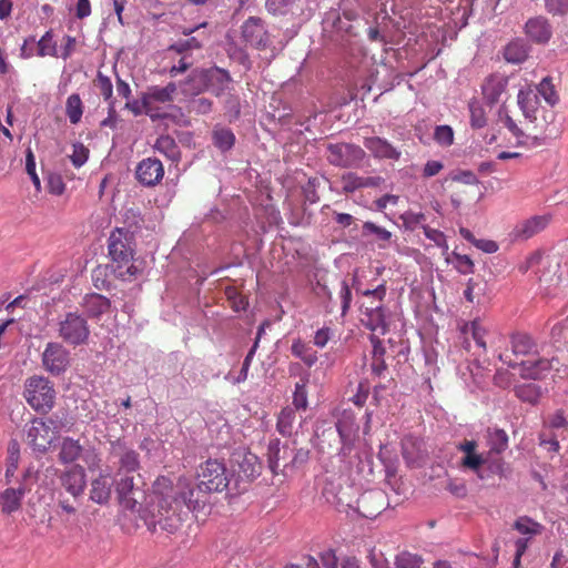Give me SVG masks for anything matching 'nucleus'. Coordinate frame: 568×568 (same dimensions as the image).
<instances>
[{
	"label": "nucleus",
	"instance_id": "nucleus-1",
	"mask_svg": "<svg viewBox=\"0 0 568 568\" xmlns=\"http://www.w3.org/2000/svg\"><path fill=\"white\" fill-rule=\"evenodd\" d=\"M108 255L111 271L121 281H132L139 268L134 265V234L125 227H115L108 239Z\"/></svg>",
	"mask_w": 568,
	"mask_h": 568
},
{
	"label": "nucleus",
	"instance_id": "nucleus-2",
	"mask_svg": "<svg viewBox=\"0 0 568 568\" xmlns=\"http://www.w3.org/2000/svg\"><path fill=\"white\" fill-rule=\"evenodd\" d=\"M199 484L196 488L186 485V490L180 491V498L187 508L195 507L200 503L195 493H216L224 490L229 485L225 465L216 459L203 463L197 471Z\"/></svg>",
	"mask_w": 568,
	"mask_h": 568
},
{
	"label": "nucleus",
	"instance_id": "nucleus-3",
	"mask_svg": "<svg viewBox=\"0 0 568 568\" xmlns=\"http://www.w3.org/2000/svg\"><path fill=\"white\" fill-rule=\"evenodd\" d=\"M230 81L229 72L223 69H195L182 83L183 93L197 95L205 90L212 89L215 95H220Z\"/></svg>",
	"mask_w": 568,
	"mask_h": 568
},
{
	"label": "nucleus",
	"instance_id": "nucleus-4",
	"mask_svg": "<svg viewBox=\"0 0 568 568\" xmlns=\"http://www.w3.org/2000/svg\"><path fill=\"white\" fill-rule=\"evenodd\" d=\"M23 397L37 413L48 414L54 407L57 392L51 381L34 375L27 378Z\"/></svg>",
	"mask_w": 568,
	"mask_h": 568
},
{
	"label": "nucleus",
	"instance_id": "nucleus-5",
	"mask_svg": "<svg viewBox=\"0 0 568 568\" xmlns=\"http://www.w3.org/2000/svg\"><path fill=\"white\" fill-rule=\"evenodd\" d=\"M176 84L169 82L165 87L153 85L141 95L143 111L153 121L169 116L166 109L171 108L176 93Z\"/></svg>",
	"mask_w": 568,
	"mask_h": 568
},
{
	"label": "nucleus",
	"instance_id": "nucleus-6",
	"mask_svg": "<svg viewBox=\"0 0 568 568\" xmlns=\"http://www.w3.org/2000/svg\"><path fill=\"white\" fill-rule=\"evenodd\" d=\"M61 430L59 422L52 418H33L27 430V443L37 453L45 454Z\"/></svg>",
	"mask_w": 568,
	"mask_h": 568
},
{
	"label": "nucleus",
	"instance_id": "nucleus-7",
	"mask_svg": "<svg viewBox=\"0 0 568 568\" xmlns=\"http://www.w3.org/2000/svg\"><path fill=\"white\" fill-rule=\"evenodd\" d=\"M484 455L476 453L475 442H464V467L473 469L481 479L488 478L491 474H500L504 468L501 458Z\"/></svg>",
	"mask_w": 568,
	"mask_h": 568
},
{
	"label": "nucleus",
	"instance_id": "nucleus-8",
	"mask_svg": "<svg viewBox=\"0 0 568 568\" xmlns=\"http://www.w3.org/2000/svg\"><path fill=\"white\" fill-rule=\"evenodd\" d=\"M365 156V151L359 145L353 143L338 142L326 145V160L329 164L337 168H358Z\"/></svg>",
	"mask_w": 568,
	"mask_h": 568
},
{
	"label": "nucleus",
	"instance_id": "nucleus-9",
	"mask_svg": "<svg viewBox=\"0 0 568 568\" xmlns=\"http://www.w3.org/2000/svg\"><path fill=\"white\" fill-rule=\"evenodd\" d=\"M59 337L69 345L87 344L90 328L87 320L78 313H67L58 323Z\"/></svg>",
	"mask_w": 568,
	"mask_h": 568
},
{
	"label": "nucleus",
	"instance_id": "nucleus-10",
	"mask_svg": "<svg viewBox=\"0 0 568 568\" xmlns=\"http://www.w3.org/2000/svg\"><path fill=\"white\" fill-rule=\"evenodd\" d=\"M145 483L139 473L122 474L116 481V491L120 501L128 509H134L135 505L144 498Z\"/></svg>",
	"mask_w": 568,
	"mask_h": 568
},
{
	"label": "nucleus",
	"instance_id": "nucleus-11",
	"mask_svg": "<svg viewBox=\"0 0 568 568\" xmlns=\"http://www.w3.org/2000/svg\"><path fill=\"white\" fill-rule=\"evenodd\" d=\"M110 455L118 458V476L138 473L140 468L139 454L122 438L110 443Z\"/></svg>",
	"mask_w": 568,
	"mask_h": 568
},
{
	"label": "nucleus",
	"instance_id": "nucleus-12",
	"mask_svg": "<svg viewBox=\"0 0 568 568\" xmlns=\"http://www.w3.org/2000/svg\"><path fill=\"white\" fill-rule=\"evenodd\" d=\"M42 365L52 375H61L70 365V353L60 343H48L42 353Z\"/></svg>",
	"mask_w": 568,
	"mask_h": 568
},
{
	"label": "nucleus",
	"instance_id": "nucleus-13",
	"mask_svg": "<svg viewBox=\"0 0 568 568\" xmlns=\"http://www.w3.org/2000/svg\"><path fill=\"white\" fill-rule=\"evenodd\" d=\"M402 456L408 467L420 468L428 462L429 453L422 438L407 435L402 439Z\"/></svg>",
	"mask_w": 568,
	"mask_h": 568
},
{
	"label": "nucleus",
	"instance_id": "nucleus-14",
	"mask_svg": "<svg viewBox=\"0 0 568 568\" xmlns=\"http://www.w3.org/2000/svg\"><path fill=\"white\" fill-rule=\"evenodd\" d=\"M242 38L251 47L257 50H266L272 41L261 18L250 17L242 24Z\"/></svg>",
	"mask_w": 568,
	"mask_h": 568
},
{
	"label": "nucleus",
	"instance_id": "nucleus-15",
	"mask_svg": "<svg viewBox=\"0 0 568 568\" xmlns=\"http://www.w3.org/2000/svg\"><path fill=\"white\" fill-rule=\"evenodd\" d=\"M355 504V511L365 518L374 519L386 508L387 498L384 491L372 489L356 498Z\"/></svg>",
	"mask_w": 568,
	"mask_h": 568
},
{
	"label": "nucleus",
	"instance_id": "nucleus-16",
	"mask_svg": "<svg viewBox=\"0 0 568 568\" xmlns=\"http://www.w3.org/2000/svg\"><path fill=\"white\" fill-rule=\"evenodd\" d=\"M499 358L507 363L513 368H518L520 371V375L524 378L537 379L546 376V373L552 367L554 359L549 361L547 358L540 357H529L527 359H523L521 362H511L508 361V355L500 354Z\"/></svg>",
	"mask_w": 568,
	"mask_h": 568
},
{
	"label": "nucleus",
	"instance_id": "nucleus-17",
	"mask_svg": "<svg viewBox=\"0 0 568 568\" xmlns=\"http://www.w3.org/2000/svg\"><path fill=\"white\" fill-rule=\"evenodd\" d=\"M59 479L61 486L74 498V500L83 495L87 487V476L82 466H71L61 473Z\"/></svg>",
	"mask_w": 568,
	"mask_h": 568
},
{
	"label": "nucleus",
	"instance_id": "nucleus-18",
	"mask_svg": "<svg viewBox=\"0 0 568 568\" xmlns=\"http://www.w3.org/2000/svg\"><path fill=\"white\" fill-rule=\"evenodd\" d=\"M135 176L144 186H155L164 176L163 164L156 158L143 159L136 165Z\"/></svg>",
	"mask_w": 568,
	"mask_h": 568
},
{
	"label": "nucleus",
	"instance_id": "nucleus-19",
	"mask_svg": "<svg viewBox=\"0 0 568 568\" xmlns=\"http://www.w3.org/2000/svg\"><path fill=\"white\" fill-rule=\"evenodd\" d=\"M514 526L519 534L527 536L526 538L518 539L515 544L516 554L514 564L518 565L520 557L527 549L529 539L535 535H539L541 532L542 527L540 524L531 520L528 517L518 518Z\"/></svg>",
	"mask_w": 568,
	"mask_h": 568
},
{
	"label": "nucleus",
	"instance_id": "nucleus-20",
	"mask_svg": "<svg viewBox=\"0 0 568 568\" xmlns=\"http://www.w3.org/2000/svg\"><path fill=\"white\" fill-rule=\"evenodd\" d=\"M237 464V476L242 480L253 481L262 473V463L258 457L251 452H242L235 454Z\"/></svg>",
	"mask_w": 568,
	"mask_h": 568
},
{
	"label": "nucleus",
	"instance_id": "nucleus-21",
	"mask_svg": "<svg viewBox=\"0 0 568 568\" xmlns=\"http://www.w3.org/2000/svg\"><path fill=\"white\" fill-rule=\"evenodd\" d=\"M363 144L376 159L397 161L400 158V152L386 139L368 136L364 139Z\"/></svg>",
	"mask_w": 568,
	"mask_h": 568
},
{
	"label": "nucleus",
	"instance_id": "nucleus-22",
	"mask_svg": "<svg viewBox=\"0 0 568 568\" xmlns=\"http://www.w3.org/2000/svg\"><path fill=\"white\" fill-rule=\"evenodd\" d=\"M508 80L505 75L493 74L485 80L481 85V91L488 104H495L503 100L506 95Z\"/></svg>",
	"mask_w": 568,
	"mask_h": 568
},
{
	"label": "nucleus",
	"instance_id": "nucleus-23",
	"mask_svg": "<svg viewBox=\"0 0 568 568\" xmlns=\"http://www.w3.org/2000/svg\"><path fill=\"white\" fill-rule=\"evenodd\" d=\"M517 103L523 115L534 122L537 119V112L540 106V100L537 91L532 87L523 88L517 95Z\"/></svg>",
	"mask_w": 568,
	"mask_h": 568
},
{
	"label": "nucleus",
	"instance_id": "nucleus-24",
	"mask_svg": "<svg viewBox=\"0 0 568 568\" xmlns=\"http://www.w3.org/2000/svg\"><path fill=\"white\" fill-rule=\"evenodd\" d=\"M336 429L342 442L341 453L346 456L353 447L357 426L351 414H344L336 423Z\"/></svg>",
	"mask_w": 568,
	"mask_h": 568
},
{
	"label": "nucleus",
	"instance_id": "nucleus-25",
	"mask_svg": "<svg viewBox=\"0 0 568 568\" xmlns=\"http://www.w3.org/2000/svg\"><path fill=\"white\" fill-rule=\"evenodd\" d=\"M29 489L23 484L18 488L8 487L0 493V508L4 515L18 511L22 506V499Z\"/></svg>",
	"mask_w": 568,
	"mask_h": 568
},
{
	"label": "nucleus",
	"instance_id": "nucleus-26",
	"mask_svg": "<svg viewBox=\"0 0 568 568\" xmlns=\"http://www.w3.org/2000/svg\"><path fill=\"white\" fill-rule=\"evenodd\" d=\"M548 220L545 216L536 215L519 222L511 232V237L516 241L528 240L541 232L547 226Z\"/></svg>",
	"mask_w": 568,
	"mask_h": 568
},
{
	"label": "nucleus",
	"instance_id": "nucleus-27",
	"mask_svg": "<svg viewBox=\"0 0 568 568\" xmlns=\"http://www.w3.org/2000/svg\"><path fill=\"white\" fill-rule=\"evenodd\" d=\"M382 181L381 176H359L356 173L347 172L342 175V189L344 193H354L364 187H377Z\"/></svg>",
	"mask_w": 568,
	"mask_h": 568
},
{
	"label": "nucleus",
	"instance_id": "nucleus-28",
	"mask_svg": "<svg viewBox=\"0 0 568 568\" xmlns=\"http://www.w3.org/2000/svg\"><path fill=\"white\" fill-rule=\"evenodd\" d=\"M526 34L535 42L545 43L551 37V28L542 17L531 18L525 26Z\"/></svg>",
	"mask_w": 568,
	"mask_h": 568
},
{
	"label": "nucleus",
	"instance_id": "nucleus-29",
	"mask_svg": "<svg viewBox=\"0 0 568 568\" xmlns=\"http://www.w3.org/2000/svg\"><path fill=\"white\" fill-rule=\"evenodd\" d=\"M486 287L487 283L481 276L471 277L464 290V297L471 304L484 305L488 300Z\"/></svg>",
	"mask_w": 568,
	"mask_h": 568
},
{
	"label": "nucleus",
	"instance_id": "nucleus-30",
	"mask_svg": "<svg viewBox=\"0 0 568 568\" xmlns=\"http://www.w3.org/2000/svg\"><path fill=\"white\" fill-rule=\"evenodd\" d=\"M487 446L489 452L484 456H490L493 458H499L503 452L508 447V435L504 429L500 428H488L486 435Z\"/></svg>",
	"mask_w": 568,
	"mask_h": 568
},
{
	"label": "nucleus",
	"instance_id": "nucleus-31",
	"mask_svg": "<svg viewBox=\"0 0 568 568\" xmlns=\"http://www.w3.org/2000/svg\"><path fill=\"white\" fill-rule=\"evenodd\" d=\"M112 481L109 474L93 479L90 488V499L97 504H106L111 496Z\"/></svg>",
	"mask_w": 568,
	"mask_h": 568
},
{
	"label": "nucleus",
	"instance_id": "nucleus-32",
	"mask_svg": "<svg viewBox=\"0 0 568 568\" xmlns=\"http://www.w3.org/2000/svg\"><path fill=\"white\" fill-rule=\"evenodd\" d=\"M549 264V257L544 256L539 251H537L531 253L523 263H520L519 272L523 274L532 272L538 276L539 281H542L544 276L547 275V272L545 270H540V266L545 267Z\"/></svg>",
	"mask_w": 568,
	"mask_h": 568
},
{
	"label": "nucleus",
	"instance_id": "nucleus-33",
	"mask_svg": "<svg viewBox=\"0 0 568 568\" xmlns=\"http://www.w3.org/2000/svg\"><path fill=\"white\" fill-rule=\"evenodd\" d=\"M504 109L499 110L500 121L516 138V145L535 146L540 144L538 138H530L526 135L507 113L504 114Z\"/></svg>",
	"mask_w": 568,
	"mask_h": 568
},
{
	"label": "nucleus",
	"instance_id": "nucleus-34",
	"mask_svg": "<svg viewBox=\"0 0 568 568\" xmlns=\"http://www.w3.org/2000/svg\"><path fill=\"white\" fill-rule=\"evenodd\" d=\"M110 306V301L100 294H90L83 300V307L91 317H99L109 312Z\"/></svg>",
	"mask_w": 568,
	"mask_h": 568
},
{
	"label": "nucleus",
	"instance_id": "nucleus-35",
	"mask_svg": "<svg viewBox=\"0 0 568 568\" xmlns=\"http://www.w3.org/2000/svg\"><path fill=\"white\" fill-rule=\"evenodd\" d=\"M363 323L367 328L373 332H381L382 334L386 331L385 314L381 305L367 307L365 312Z\"/></svg>",
	"mask_w": 568,
	"mask_h": 568
},
{
	"label": "nucleus",
	"instance_id": "nucleus-36",
	"mask_svg": "<svg viewBox=\"0 0 568 568\" xmlns=\"http://www.w3.org/2000/svg\"><path fill=\"white\" fill-rule=\"evenodd\" d=\"M291 352L308 367H312L318 359L316 351L300 338L293 341Z\"/></svg>",
	"mask_w": 568,
	"mask_h": 568
},
{
	"label": "nucleus",
	"instance_id": "nucleus-37",
	"mask_svg": "<svg viewBox=\"0 0 568 568\" xmlns=\"http://www.w3.org/2000/svg\"><path fill=\"white\" fill-rule=\"evenodd\" d=\"M511 349L515 356H535L536 344L530 336L525 334H516L511 337Z\"/></svg>",
	"mask_w": 568,
	"mask_h": 568
},
{
	"label": "nucleus",
	"instance_id": "nucleus-38",
	"mask_svg": "<svg viewBox=\"0 0 568 568\" xmlns=\"http://www.w3.org/2000/svg\"><path fill=\"white\" fill-rule=\"evenodd\" d=\"M154 150L171 161H179L180 159L179 145L170 135H160L155 141Z\"/></svg>",
	"mask_w": 568,
	"mask_h": 568
},
{
	"label": "nucleus",
	"instance_id": "nucleus-39",
	"mask_svg": "<svg viewBox=\"0 0 568 568\" xmlns=\"http://www.w3.org/2000/svg\"><path fill=\"white\" fill-rule=\"evenodd\" d=\"M471 334L473 339L475 341L476 347L478 349L476 355L486 353V342L485 335L487 333L486 328L480 324L478 320H475L470 323V325L464 323V335Z\"/></svg>",
	"mask_w": 568,
	"mask_h": 568
},
{
	"label": "nucleus",
	"instance_id": "nucleus-40",
	"mask_svg": "<svg viewBox=\"0 0 568 568\" xmlns=\"http://www.w3.org/2000/svg\"><path fill=\"white\" fill-rule=\"evenodd\" d=\"M507 62L521 63L528 57V47L523 40H515L507 44L504 51Z\"/></svg>",
	"mask_w": 568,
	"mask_h": 568
},
{
	"label": "nucleus",
	"instance_id": "nucleus-41",
	"mask_svg": "<svg viewBox=\"0 0 568 568\" xmlns=\"http://www.w3.org/2000/svg\"><path fill=\"white\" fill-rule=\"evenodd\" d=\"M82 452V447L78 440L67 437L62 440L61 449L59 453V460L62 464H70L75 462Z\"/></svg>",
	"mask_w": 568,
	"mask_h": 568
},
{
	"label": "nucleus",
	"instance_id": "nucleus-42",
	"mask_svg": "<svg viewBox=\"0 0 568 568\" xmlns=\"http://www.w3.org/2000/svg\"><path fill=\"white\" fill-rule=\"evenodd\" d=\"M295 408L291 406L284 407L277 417V430L283 436H291L293 434L294 424L296 419Z\"/></svg>",
	"mask_w": 568,
	"mask_h": 568
},
{
	"label": "nucleus",
	"instance_id": "nucleus-43",
	"mask_svg": "<svg viewBox=\"0 0 568 568\" xmlns=\"http://www.w3.org/2000/svg\"><path fill=\"white\" fill-rule=\"evenodd\" d=\"M515 394L521 402L534 405L541 396V388L535 383H525L516 386Z\"/></svg>",
	"mask_w": 568,
	"mask_h": 568
},
{
	"label": "nucleus",
	"instance_id": "nucleus-44",
	"mask_svg": "<svg viewBox=\"0 0 568 568\" xmlns=\"http://www.w3.org/2000/svg\"><path fill=\"white\" fill-rule=\"evenodd\" d=\"M353 491V487L348 486L346 488H339L338 491L334 495L332 503L337 507L339 511L347 513L348 509H354L356 507L354 496L351 494Z\"/></svg>",
	"mask_w": 568,
	"mask_h": 568
},
{
	"label": "nucleus",
	"instance_id": "nucleus-45",
	"mask_svg": "<svg viewBox=\"0 0 568 568\" xmlns=\"http://www.w3.org/2000/svg\"><path fill=\"white\" fill-rule=\"evenodd\" d=\"M469 123L473 129L479 130L487 125L486 110L479 101L469 102Z\"/></svg>",
	"mask_w": 568,
	"mask_h": 568
},
{
	"label": "nucleus",
	"instance_id": "nucleus-46",
	"mask_svg": "<svg viewBox=\"0 0 568 568\" xmlns=\"http://www.w3.org/2000/svg\"><path fill=\"white\" fill-rule=\"evenodd\" d=\"M534 89L537 91L538 97H541L551 106L559 101L555 85L548 77L544 78Z\"/></svg>",
	"mask_w": 568,
	"mask_h": 568
},
{
	"label": "nucleus",
	"instance_id": "nucleus-47",
	"mask_svg": "<svg viewBox=\"0 0 568 568\" xmlns=\"http://www.w3.org/2000/svg\"><path fill=\"white\" fill-rule=\"evenodd\" d=\"M65 113L72 124L81 121L83 114V104L79 94L73 93L68 97L65 103Z\"/></svg>",
	"mask_w": 568,
	"mask_h": 568
},
{
	"label": "nucleus",
	"instance_id": "nucleus-48",
	"mask_svg": "<svg viewBox=\"0 0 568 568\" xmlns=\"http://www.w3.org/2000/svg\"><path fill=\"white\" fill-rule=\"evenodd\" d=\"M235 142V135L231 129L216 128L213 131V143L221 151L230 150Z\"/></svg>",
	"mask_w": 568,
	"mask_h": 568
},
{
	"label": "nucleus",
	"instance_id": "nucleus-49",
	"mask_svg": "<svg viewBox=\"0 0 568 568\" xmlns=\"http://www.w3.org/2000/svg\"><path fill=\"white\" fill-rule=\"evenodd\" d=\"M464 240L468 241L473 246L484 253H495L498 250L496 242L486 239H476L469 231L464 229Z\"/></svg>",
	"mask_w": 568,
	"mask_h": 568
},
{
	"label": "nucleus",
	"instance_id": "nucleus-50",
	"mask_svg": "<svg viewBox=\"0 0 568 568\" xmlns=\"http://www.w3.org/2000/svg\"><path fill=\"white\" fill-rule=\"evenodd\" d=\"M93 85L98 89L99 93L105 101L111 103L113 100V85L109 77L102 72H98L97 78L93 80Z\"/></svg>",
	"mask_w": 568,
	"mask_h": 568
},
{
	"label": "nucleus",
	"instance_id": "nucleus-51",
	"mask_svg": "<svg viewBox=\"0 0 568 568\" xmlns=\"http://www.w3.org/2000/svg\"><path fill=\"white\" fill-rule=\"evenodd\" d=\"M38 54L40 57H57V44L53 41L52 31H47L38 42Z\"/></svg>",
	"mask_w": 568,
	"mask_h": 568
},
{
	"label": "nucleus",
	"instance_id": "nucleus-52",
	"mask_svg": "<svg viewBox=\"0 0 568 568\" xmlns=\"http://www.w3.org/2000/svg\"><path fill=\"white\" fill-rule=\"evenodd\" d=\"M306 383L307 381H302L295 384V390L293 394V408L297 410H306L308 407Z\"/></svg>",
	"mask_w": 568,
	"mask_h": 568
},
{
	"label": "nucleus",
	"instance_id": "nucleus-53",
	"mask_svg": "<svg viewBox=\"0 0 568 568\" xmlns=\"http://www.w3.org/2000/svg\"><path fill=\"white\" fill-rule=\"evenodd\" d=\"M423 560L418 555L402 551L395 558V566L397 568H419Z\"/></svg>",
	"mask_w": 568,
	"mask_h": 568
},
{
	"label": "nucleus",
	"instance_id": "nucleus-54",
	"mask_svg": "<svg viewBox=\"0 0 568 568\" xmlns=\"http://www.w3.org/2000/svg\"><path fill=\"white\" fill-rule=\"evenodd\" d=\"M280 452H281L280 440L278 439L271 440L267 446V463H268V468L271 469L273 475L278 474Z\"/></svg>",
	"mask_w": 568,
	"mask_h": 568
},
{
	"label": "nucleus",
	"instance_id": "nucleus-55",
	"mask_svg": "<svg viewBox=\"0 0 568 568\" xmlns=\"http://www.w3.org/2000/svg\"><path fill=\"white\" fill-rule=\"evenodd\" d=\"M464 186L474 190V203H477L485 194V186L478 182L474 173L464 171Z\"/></svg>",
	"mask_w": 568,
	"mask_h": 568
},
{
	"label": "nucleus",
	"instance_id": "nucleus-56",
	"mask_svg": "<svg viewBox=\"0 0 568 568\" xmlns=\"http://www.w3.org/2000/svg\"><path fill=\"white\" fill-rule=\"evenodd\" d=\"M434 140L442 146H449L454 142V131L449 125H437L434 131Z\"/></svg>",
	"mask_w": 568,
	"mask_h": 568
},
{
	"label": "nucleus",
	"instance_id": "nucleus-57",
	"mask_svg": "<svg viewBox=\"0 0 568 568\" xmlns=\"http://www.w3.org/2000/svg\"><path fill=\"white\" fill-rule=\"evenodd\" d=\"M212 101L207 98H195L190 101L189 111L196 114H206L212 111Z\"/></svg>",
	"mask_w": 568,
	"mask_h": 568
},
{
	"label": "nucleus",
	"instance_id": "nucleus-58",
	"mask_svg": "<svg viewBox=\"0 0 568 568\" xmlns=\"http://www.w3.org/2000/svg\"><path fill=\"white\" fill-rule=\"evenodd\" d=\"M89 158V150L82 143L73 144V152L70 155L71 162L75 168H81Z\"/></svg>",
	"mask_w": 568,
	"mask_h": 568
},
{
	"label": "nucleus",
	"instance_id": "nucleus-59",
	"mask_svg": "<svg viewBox=\"0 0 568 568\" xmlns=\"http://www.w3.org/2000/svg\"><path fill=\"white\" fill-rule=\"evenodd\" d=\"M201 47L202 44L196 38H190L187 40L171 44L168 48V51H174L178 54H183L189 50L200 49Z\"/></svg>",
	"mask_w": 568,
	"mask_h": 568
},
{
	"label": "nucleus",
	"instance_id": "nucleus-60",
	"mask_svg": "<svg viewBox=\"0 0 568 568\" xmlns=\"http://www.w3.org/2000/svg\"><path fill=\"white\" fill-rule=\"evenodd\" d=\"M363 230L374 234L376 239L382 242H388L392 237V233L389 231L369 221L363 224Z\"/></svg>",
	"mask_w": 568,
	"mask_h": 568
},
{
	"label": "nucleus",
	"instance_id": "nucleus-61",
	"mask_svg": "<svg viewBox=\"0 0 568 568\" xmlns=\"http://www.w3.org/2000/svg\"><path fill=\"white\" fill-rule=\"evenodd\" d=\"M26 170H27V173L30 175L34 187L39 191L40 186H41V182L36 172V160H34V155L31 150H28V153L26 156Z\"/></svg>",
	"mask_w": 568,
	"mask_h": 568
},
{
	"label": "nucleus",
	"instance_id": "nucleus-62",
	"mask_svg": "<svg viewBox=\"0 0 568 568\" xmlns=\"http://www.w3.org/2000/svg\"><path fill=\"white\" fill-rule=\"evenodd\" d=\"M545 7L551 14L564 16L568 13V0H545Z\"/></svg>",
	"mask_w": 568,
	"mask_h": 568
},
{
	"label": "nucleus",
	"instance_id": "nucleus-63",
	"mask_svg": "<svg viewBox=\"0 0 568 568\" xmlns=\"http://www.w3.org/2000/svg\"><path fill=\"white\" fill-rule=\"evenodd\" d=\"M48 190L51 194L61 195L65 190L62 178L58 174H49L47 179Z\"/></svg>",
	"mask_w": 568,
	"mask_h": 568
},
{
	"label": "nucleus",
	"instance_id": "nucleus-64",
	"mask_svg": "<svg viewBox=\"0 0 568 568\" xmlns=\"http://www.w3.org/2000/svg\"><path fill=\"white\" fill-rule=\"evenodd\" d=\"M225 295L227 300L231 302L232 307L235 311L244 310L246 306V302L244 301V297L241 296V294L237 292L235 287H226Z\"/></svg>",
	"mask_w": 568,
	"mask_h": 568
}]
</instances>
